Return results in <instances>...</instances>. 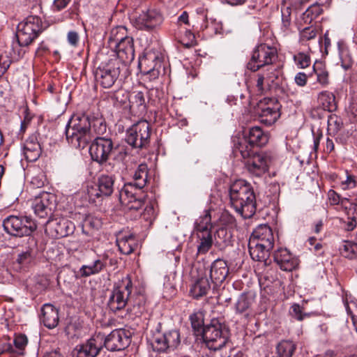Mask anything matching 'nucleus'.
<instances>
[{"label": "nucleus", "instance_id": "obj_1", "mask_svg": "<svg viewBox=\"0 0 357 357\" xmlns=\"http://www.w3.org/2000/svg\"><path fill=\"white\" fill-rule=\"evenodd\" d=\"M106 123L102 118L89 117L86 114L73 115L66 126L68 142L75 149H84L96 135L105 133Z\"/></svg>", "mask_w": 357, "mask_h": 357}, {"label": "nucleus", "instance_id": "obj_2", "mask_svg": "<svg viewBox=\"0 0 357 357\" xmlns=\"http://www.w3.org/2000/svg\"><path fill=\"white\" fill-rule=\"evenodd\" d=\"M132 182L124 184L119 191V201L128 210L137 211L144 204L146 194L142 191L148 180V167L140 164L135 170Z\"/></svg>", "mask_w": 357, "mask_h": 357}, {"label": "nucleus", "instance_id": "obj_3", "mask_svg": "<svg viewBox=\"0 0 357 357\" xmlns=\"http://www.w3.org/2000/svg\"><path fill=\"white\" fill-rule=\"evenodd\" d=\"M230 204L244 218H252L257 210L256 196L252 185L245 180L235 181L229 187Z\"/></svg>", "mask_w": 357, "mask_h": 357}, {"label": "nucleus", "instance_id": "obj_4", "mask_svg": "<svg viewBox=\"0 0 357 357\" xmlns=\"http://www.w3.org/2000/svg\"><path fill=\"white\" fill-rule=\"evenodd\" d=\"M275 238L271 228L266 225L258 226L252 233L248 243L251 258L257 261H266L273 248Z\"/></svg>", "mask_w": 357, "mask_h": 357}, {"label": "nucleus", "instance_id": "obj_5", "mask_svg": "<svg viewBox=\"0 0 357 357\" xmlns=\"http://www.w3.org/2000/svg\"><path fill=\"white\" fill-rule=\"evenodd\" d=\"M202 337L210 350L222 349L228 342V331L218 319H213L209 324L205 325L202 331Z\"/></svg>", "mask_w": 357, "mask_h": 357}, {"label": "nucleus", "instance_id": "obj_6", "mask_svg": "<svg viewBox=\"0 0 357 357\" xmlns=\"http://www.w3.org/2000/svg\"><path fill=\"white\" fill-rule=\"evenodd\" d=\"M126 68V65L123 62L118 59H111L95 70V79L102 87L109 89L116 83H120V74Z\"/></svg>", "mask_w": 357, "mask_h": 357}, {"label": "nucleus", "instance_id": "obj_7", "mask_svg": "<svg viewBox=\"0 0 357 357\" xmlns=\"http://www.w3.org/2000/svg\"><path fill=\"white\" fill-rule=\"evenodd\" d=\"M43 32V22L38 16H28L17 25L16 37L22 47L29 46Z\"/></svg>", "mask_w": 357, "mask_h": 357}, {"label": "nucleus", "instance_id": "obj_8", "mask_svg": "<svg viewBox=\"0 0 357 357\" xmlns=\"http://www.w3.org/2000/svg\"><path fill=\"white\" fill-rule=\"evenodd\" d=\"M5 231L15 236H29L37 229L35 221L30 217L10 215L4 219Z\"/></svg>", "mask_w": 357, "mask_h": 357}, {"label": "nucleus", "instance_id": "obj_9", "mask_svg": "<svg viewBox=\"0 0 357 357\" xmlns=\"http://www.w3.org/2000/svg\"><path fill=\"white\" fill-rule=\"evenodd\" d=\"M132 291V283L130 278L128 275L123 278L117 287L114 288L109 296L107 305L110 310L117 312L128 305L129 296Z\"/></svg>", "mask_w": 357, "mask_h": 357}, {"label": "nucleus", "instance_id": "obj_10", "mask_svg": "<svg viewBox=\"0 0 357 357\" xmlns=\"http://www.w3.org/2000/svg\"><path fill=\"white\" fill-rule=\"evenodd\" d=\"M211 215L206 213L195 226V231L198 239L197 255H205L214 244V238L211 231Z\"/></svg>", "mask_w": 357, "mask_h": 357}, {"label": "nucleus", "instance_id": "obj_11", "mask_svg": "<svg viewBox=\"0 0 357 357\" xmlns=\"http://www.w3.org/2000/svg\"><path fill=\"white\" fill-rule=\"evenodd\" d=\"M277 58V51L275 48L260 44L253 50L247 68L252 72H256L260 68L273 64Z\"/></svg>", "mask_w": 357, "mask_h": 357}, {"label": "nucleus", "instance_id": "obj_12", "mask_svg": "<svg viewBox=\"0 0 357 357\" xmlns=\"http://www.w3.org/2000/svg\"><path fill=\"white\" fill-rule=\"evenodd\" d=\"M150 137L149 122L139 121L127 130L126 141L133 148L142 149L149 144Z\"/></svg>", "mask_w": 357, "mask_h": 357}, {"label": "nucleus", "instance_id": "obj_13", "mask_svg": "<svg viewBox=\"0 0 357 357\" xmlns=\"http://www.w3.org/2000/svg\"><path fill=\"white\" fill-rule=\"evenodd\" d=\"M114 150V145L111 138L97 136L90 146L89 153L93 161L102 165L109 160Z\"/></svg>", "mask_w": 357, "mask_h": 357}, {"label": "nucleus", "instance_id": "obj_14", "mask_svg": "<svg viewBox=\"0 0 357 357\" xmlns=\"http://www.w3.org/2000/svg\"><path fill=\"white\" fill-rule=\"evenodd\" d=\"M271 156L266 152H255L245 162L248 171L256 176H261L268 170Z\"/></svg>", "mask_w": 357, "mask_h": 357}, {"label": "nucleus", "instance_id": "obj_15", "mask_svg": "<svg viewBox=\"0 0 357 357\" xmlns=\"http://www.w3.org/2000/svg\"><path fill=\"white\" fill-rule=\"evenodd\" d=\"M75 230L73 222L63 218H56L49 220L46 223L45 231L56 238L66 237L72 234Z\"/></svg>", "mask_w": 357, "mask_h": 357}, {"label": "nucleus", "instance_id": "obj_16", "mask_svg": "<svg viewBox=\"0 0 357 357\" xmlns=\"http://www.w3.org/2000/svg\"><path fill=\"white\" fill-rule=\"evenodd\" d=\"M162 61V54L154 50H150L144 52V55L139 59V68L144 74L153 73L155 75V71L158 73Z\"/></svg>", "mask_w": 357, "mask_h": 357}, {"label": "nucleus", "instance_id": "obj_17", "mask_svg": "<svg viewBox=\"0 0 357 357\" xmlns=\"http://www.w3.org/2000/svg\"><path fill=\"white\" fill-rule=\"evenodd\" d=\"M115 177L112 175H101L97 181L96 187L88 190L91 199L110 196L114 190Z\"/></svg>", "mask_w": 357, "mask_h": 357}, {"label": "nucleus", "instance_id": "obj_18", "mask_svg": "<svg viewBox=\"0 0 357 357\" xmlns=\"http://www.w3.org/2000/svg\"><path fill=\"white\" fill-rule=\"evenodd\" d=\"M130 337L123 329L112 331L104 340V346L111 351H121L129 346Z\"/></svg>", "mask_w": 357, "mask_h": 357}, {"label": "nucleus", "instance_id": "obj_19", "mask_svg": "<svg viewBox=\"0 0 357 357\" xmlns=\"http://www.w3.org/2000/svg\"><path fill=\"white\" fill-rule=\"evenodd\" d=\"M54 197L47 192H43L36 197L32 203L35 214L40 218H46L52 215L54 206Z\"/></svg>", "mask_w": 357, "mask_h": 357}, {"label": "nucleus", "instance_id": "obj_20", "mask_svg": "<svg viewBox=\"0 0 357 357\" xmlns=\"http://www.w3.org/2000/svg\"><path fill=\"white\" fill-rule=\"evenodd\" d=\"M274 261L284 271H292L298 266V259L287 248H279L273 254Z\"/></svg>", "mask_w": 357, "mask_h": 357}, {"label": "nucleus", "instance_id": "obj_21", "mask_svg": "<svg viewBox=\"0 0 357 357\" xmlns=\"http://www.w3.org/2000/svg\"><path fill=\"white\" fill-rule=\"evenodd\" d=\"M102 340L103 337L98 335L96 337L89 339L85 344L77 346L73 351V357H96L102 348V345H98L97 343Z\"/></svg>", "mask_w": 357, "mask_h": 357}, {"label": "nucleus", "instance_id": "obj_22", "mask_svg": "<svg viewBox=\"0 0 357 357\" xmlns=\"http://www.w3.org/2000/svg\"><path fill=\"white\" fill-rule=\"evenodd\" d=\"M163 22V16L161 12L155 8L149 9L146 13L141 14L138 18L140 28L146 30H152L160 26Z\"/></svg>", "mask_w": 357, "mask_h": 357}, {"label": "nucleus", "instance_id": "obj_23", "mask_svg": "<svg viewBox=\"0 0 357 357\" xmlns=\"http://www.w3.org/2000/svg\"><path fill=\"white\" fill-rule=\"evenodd\" d=\"M113 49L117 55V59L121 62H123V64L131 62L135 58L132 38H126V40L119 43H115L113 46Z\"/></svg>", "mask_w": 357, "mask_h": 357}, {"label": "nucleus", "instance_id": "obj_24", "mask_svg": "<svg viewBox=\"0 0 357 357\" xmlns=\"http://www.w3.org/2000/svg\"><path fill=\"white\" fill-rule=\"evenodd\" d=\"M229 275V267L226 261L218 259L215 260L210 269V278L216 285L222 284Z\"/></svg>", "mask_w": 357, "mask_h": 357}, {"label": "nucleus", "instance_id": "obj_25", "mask_svg": "<svg viewBox=\"0 0 357 357\" xmlns=\"http://www.w3.org/2000/svg\"><path fill=\"white\" fill-rule=\"evenodd\" d=\"M41 321L49 329L54 328L59 321V310L50 303H45L41 308Z\"/></svg>", "mask_w": 357, "mask_h": 357}, {"label": "nucleus", "instance_id": "obj_26", "mask_svg": "<svg viewBox=\"0 0 357 357\" xmlns=\"http://www.w3.org/2000/svg\"><path fill=\"white\" fill-rule=\"evenodd\" d=\"M23 153L28 162H35L41 154L40 145L35 135L30 136L23 146Z\"/></svg>", "mask_w": 357, "mask_h": 357}, {"label": "nucleus", "instance_id": "obj_27", "mask_svg": "<svg viewBox=\"0 0 357 357\" xmlns=\"http://www.w3.org/2000/svg\"><path fill=\"white\" fill-rule=\"evenodd\" d=\"M268 102L270 103L267 102L268 105L266 107H262V102L259 105V109H260L259 119L261 123L267 126H271L280 117L279 106L278 104H275L271 107L269 105L272 104L273 100L270 99Z\"/></svg>", "mask_w": 357, "mask_h": 357}, {"label": "nucleus", "instance_id": "obj_28", "mask_svg": "<svg viewBox=\"0 0 357 357\" xmlns=\"http://www.w3.org/2000/svg\"><path fill=\"white\" fill-rule=\"evenodd\" d=\"M130 111L134 115L140 116L146 112L145 97L142 91H133L129 96Z\"/></svg>", "mask_w": 357, "mask_h": 357}, {"label": "nucleus", "instance_id": "obj_29", "mask_svg": "<svg viewBox=\"0 0 357 357\" xmlns=\"http://www.w3.org/2000/svg\"><path fill=\"white\" fill-rule=\"evenodd\" d=\"M116 244L121 253L130 255L137 248L138 244L135 236L132 234H121L117 236Z\"/></svg>", "mask_w": 357, "mask_h": 357}, {"label": "nucleus", "instance_id": "obj_30", "mask_svg": "<svg viewBox=\"0 0 357 357\" xmlns=\"http://www.w3.org/2000/svg\"><path fill=\"white\" fill-rule=\"evenodd\" d=\"M105 266V262L100 259H97L89 264L82 265L75 274V278L78 279L97 275L100 273Z\"/></svg>", "mask_w": 357, "mask_h": 357}, {"label": "nucleus", "instance_id": "obj_31", "mask_svg": "<svg viewBox=\"0 0 357 357\" xmlns=\"http://www.w3.org/2000/svg\"><path fill=\"white\" fill-rule=\"evenodd\" d=\"M213 236L214 238V245L219 250H222L231 245L233 234L229 228L220 227Z\"/></svg>", "mask_w": 357, "mask_h": 357}, {"label": "nucleus", "instance_id": "obj_32", "mask_svg": "<svg viewBox=\"0 0 357 357\" xmlns=\"http://www.w3.org/2000/svg\"><path fill=\"white\" fill-rule=\"evenodd\" d=\"M255 146L251 144L247 138L243 137L238 139L236 142L234 143V153L238 156L240 155L244 159H248L255 152Z\"/></svg>", "mask_w": 357, "mask_h": 357}, {"label": "nucleus", "instance_id": "obj_33", "mask_svg": "<svg viewBox=\"0 0 357 357\" xmlns=\"http://www.w3.org/2000/svg\"><path fill=\"white\" fill-rule=\"evenodd\" d=\"M249 142L257 146L265 145L268 141V136L259 126H255L249 130L248 136L245 137Z\"/></svg>", "mask_w": 357, "mask_h": 357}, {"label": "nucleus", "instance_id": "obj_34", "mask_svg": "<svg viewBox=\"0 0 357 357\" xmlns=\"http://www.w3.org/2000/svg\"><path fill=\"white\" fill-rule=\"evenodd\" d=\"M255 296L251 292L241 294L235 305L236 310L238 313H245L248 314L249 311L255 302Z\"/></svg>", "mask_w": 357, "mask_h": 357}, {"label": "nucleus", "instance_id": "obj_35", "mask_svg": "<svg viewBox=\"0 0 357 357\" xmlns=\"http://www.w3.org/2000/svg\"><path fill=\"white\" fill-rule=\"evenodd\" d=\"M211 289V284L206 277H202L197 280L190 289V294L193 298L198 299L207 294Z\"/></svg>", "mask_w": 357, "mask_h": 357}, {"label": "nucleus", "instance_id": "obj_36", "mask_svg": "<svg viewBox=\"0 0 357 357\" xmlns=\"http://www.w3.org/2000/svg\"><path fill=\"white\" fill-rule=\"evenodd\" d=\"M318 102L324 110L333 112L337 109L335 97L332 92L324 91L318 95Z\"/></svg>", "mask_w": 357, "mask_h": 357}, {"label": "nucleus", "instance_id": "obj_37", "mask_svg": "<svg viewBox=\"0 0 357 357\" xmlns=\"http://www.w3.org/2000/svg\"><path fill=\"white\" fill-rule=\"evenodd\" d=\"M126 38H132L127 36V29L123 26H119L112 29L110 31L109 37L108 38V45L111 49L115 43H119Z\"/></svg>", "mask_w": 357, "mask_h": 357}, {"label": "nucleus", "instance_id": "obj_38", "mask_svg": "<svg viewBox=\"0 0 357 357\" xmlns=\"http://www.w3.org/2000/svg\"><path fill=\"white\" fill-rule=\"evenodd\" d=\"M296 345L290 340H282L276 347L277 357H291Z\"/></svg>", "mask_w": 357, "mask_h": 357}, {"label": "nucleus", "instance_id": "obj_39", "mask_svg": "<svg viewBox=\"0 0 357 357\" xmlns=\"http://www.w3.org/2000/svg\"><path fill=\"white\" fill-rule=\"evenodd\" d=\"M146 303L145 296L142 294H137L133 296L130 294L129 296L128 305H131L133 307V309L128 308L127 311L132 312L135 315L137 316L138 314L142 312V307Z\"/></svg>", "mask_w": 357, "mask_h": 357}, {"label": "nucleus", "instance_id": "obj_40", "mask_svg": "<svg viewBox=\"0 0 357 357\" xmlns=\"http://www.w3.org/2000/svg\"><path fill=\"white\" fill-rule=\"evenodd\" d=\"M166 340L164 333L160 331L155 333L151 342L153 350L158 353H167L169 349Z\"/></svg>", "mask_w": 357, "mask_h": 357}, {"label": "nucleus", "instance_id": "obj_41", "mask_svg": "<svg viewBox=\"0 0 357 357\" xmlns=\"http://www.w3.org/2000/svg\"><path fill=\"white\" fill-rule=\"evenodd\" d=\"M340 252L344 257L349 259L357 258V243L355 241H344L339 248Z\"/></svg>", "mask_w": 357, "mask_h": 357}, {"label": "nucleus", "instance_id": "obj_42", "mask_svg": "<svg viewBox=\"0 0 357 357\" xmlns=\"http://www.w3.org/2000/svg\"><path fill=\"white\" fill-rule=\"evenodd\" d=\"M130 93L125 90L119 89L109 96V98L114 107H121L124 106L128 100Z\"/></svg>", "mask_w": 357, "mask_h": 357}, {"label": "nucleus", "instance_id": "obj_43", "mask_svg": "<svg viewBox=\"0 0 357 357\" xmlns=\"http://www.w3.org/2000/svg\"><path fill=\"white\" fill-rule=\"evenodd\" d=\"M266 70H263L261 74L264 77V79L266 80V85H269L271 86L272 84L278 83L277 80L279 79L280 70L277 68V67L273 66V64L266 66Z\"/></svg>", "mask_w": 357, "mask_h": 357}, {"label": "nucleus", "instance_id": "obj_44", "mask_svg": "<svg viewBox=\"0 0 357 357\" xmlns=\"http://www.w3.org/2000/svg\"><path fill=\"white\" fill-rule=\"evenodd\" d=\"M169 349H176L181 343L180 333L178 330H171L164 333Z\"/></svg>", "mask_w": 357, "mask_h": 357}, {"label": "nucleus", "instance_id": "obj_45", "mask_svg": "<svg viewBox=\"0 0 357 357\" xmlns=\"http://www.w3.org/2000/svg\"><path fill=\"white\" fill-rule=\"evenodd\" d=\"M328 197L331 205H341L344 209L348 208L349 198L342 197L333 190H330L328 192Z\"/></svg>", "mask_w": 357, "mask_h": 357}, {"label": "nucleus", "instance_id": "obj_46", "mask_svg": "<svg viewBox=\"0 0 357 357\" xmlns=\"http://www.w3.org/2000/svg\"><path fill=\"white\" fill-rule=\"evenodd\" d=\"M191 325L194 331L197 333V335L202 334V331L204 328V317L201 312H195L190 316Z\"/></svg>", "mask_w": 357, "mask_h": 357}, {"label": "nucleus", "instance_id": "obj_47", "mask_svg": "<svg viewBox=\"0 0 357 357\" xmlns=\"http://www.w3.org/2000/svg\"><path fill=\"white\" fill-rule=\"evenodd\" d=\"M342 122L340 117L336 115H330L328 119V131L333 135L342 128Z\"/></svg>", "mask_w": 357, "mask_h": 357}, {"label": "nucleus", "instance_id": "obj_48", "mask_svg": "<svg viewBox=\"0 0 357 357\" xmlns=\"http://www.w3.org/2000/svg\"><path fill=\"white\" fill-rule=\"evenodd\" d=\"M289 314L294 319L299 321L304 320L305 318H309L311 314L310 313L303 312V307L297 303H294L291 306Z\"/></svg>", "mask_w": 357, "mask_h": 357}, {"label": "nucleus", "instance_id": "obj_49", "mask_svg": "<svg viewBox=\"0 0 357 357\" xmlns=\"http://www.w3.org/2000/svg\"><path fill=\"white\" fill-rule=\"evenodd\" d=\"M320 14V8L317 5L310 6L303 13V20L305 23H311Z\"/></svg>", "mask_w": 357, "mask_h": 357}, {"label": "nucleus", "instance_id": "obj_50", "mask_svg": "<svg viewBox=\"0 0 357 357\" xmlns=\"http://www.w3.org/2000/svg\"><path fill=\"white\" fill-rule=\"evenodd\" d=\"M220 225L221 227L225 228H229L230 230L232 229L236 226V219L235 218L229 214L228 212H223L220 218Z\"/></svg>", "mask_w": 357, "mask_h": 357}, {"label": "nucleus", "instance_id": "obj_51", "mask_svg": "<svg viewBox=\"0 0 357 357\" xmlns=\"http://www.w3.org/2000/svg\"><path fill=\"white\" fill-rule=\"evenodd\" d=\"M33 258L34 255L32 250L28 249L26 251L18 255L17 262L22 266H26L33 261Z\"/></svg>", "mask_w": 357, "mask_h": 357}, {"label": "nucleus", "instance_id": "obj_52", "mask_svg": "<svg viewBox=\"0 0 357 357\" xmlns=\"http://www.w3.org/2000/svg\"><path fill=\"white\" fill-rule=\"evenodd\" d=\"M102 220L100 218L89 215L84 220V225L93 229H98L102 226Z\"/></svg>", "mask_w": 357, "mask_h": 357}, {"label": "nucleus", "instance_id": "obj_53", "mask_svg": "<svg viewBox=\"0 0 357 357\" xmlns=\"http://www.w3.org/2000/svg\"><path fill=\"white\" fill-rule=\"evenodd\" d=\"M256 87L259 93H264L271 89L269 85H266V80L260 73L257 75Z\"/></svg>", "mask_w": 357, "mask_h": 357}, {"label": "nucleus", "instance_id": "obj_54", "mask_svg": "<svg viewBox=\"0 0 357 357\" xmlns=\"http://www.w3.org/2000/svg\"><path fill=\"white\" fill-rule=\"evenodd\" d=\"M314 70L317 75V82L323 86H326L328 84V73L321 68L314 67Z\"/></svg>", "mask_w": 357, "mask_h": 357}, {"label": "nucleus", "instance_id": "obj_55", "mask_svg": "<svg viewBox=\"0 0 357 357\" xmlns=\"http://www.w3.org/2000/svg\"><path fill=\"white\" fill-rule=\"evenodd\" d=\"M27 343V337L24 334H20L18 335H16L14 339V345L15 348L20 351V354H22V351L24 349Z\"/></svg>", "mask_w": 357, "mask_h": 357}, {"label": "nucleus", "instance_id": "obj_56", "mask_svg": "<svg viewBox=\"0 0 357 357\" xmlns=\"http://www.w3.org/2000/svg\"><path fill=\"white\" fill-rule=\"evenodd\" d=\"M317 31L314 28L307 26L304 28L300 33V38L301 41H307L315 38Z\"/></svg>", "mask_w": 357, "mask_h": 357}, {"label": "nucleus", "instance_id": "obj_57", "mask_svg": "<svg viewBox=\"0 0 357 357\" xmlns=\"http://www.w3.org/2000/svg\"><path fill=\"white\" fill-rule=\"evenodd\" d=\"M340 56L341 66L344 70L349 69L353 65V60L351 55L347 52V51L342 50L340 52Z\"/></svg>", "mask_w": 357, "mask_h": 357}, {"label": "nucleus", "instance_id": "obj_58", "mask_svg": "<svg viewBox=\"0 0 357 357\" xmlns=\"http://www.w3.org/2000/svg\"><path fill=\"white\" fill-rule=\"evenodd\" d=\"M294 59L301 68H307L310 64V56L304 53H299L296 56H294Z\"/></svg>", "mask_w": 357, "mask_h": 357}, {"label": "nucleus", "instance_id": "obj_59", "mask_svg": "<svg viewBox=\"0 0 357 357\" xmlns=\"http://www.w3.org/2000/svg\"><path fill=\"white\" fill-rule=\"evenodd\" d=\"M291 8L286 7L282 9V22L285 29H288L291 24Z\"/></svg>", "mask_w": 357, "mask_h": 357}, {"label": "nucleus", "instance_id": "obj_60", "mask_svg": "<svg viewBox=\"0 0 357 357\" xmlns=\"http://www.w3.org/2000/svg\"><path fill=\"white\" fill-rule=\"evenodd\" d=\"M348 208L345 209L349 220H354L357 221V204L351 203L349 201L347 203Z\"/></svg>", "mask_w": 357, "mask_h": 357}, {"label": "nucleus", "instance_id": "obj_61", "mask_svg": "<svg viewBox=\"0 0 357 357\" xmlns=\"http://www.w3.org/2000/svg\"><path fill=\"white\" fill-rule=\"evenodd\" d=\"M113 153H115L114 159L119 161H123L128 155L125 147H114Z\"/></svg>", "mask_w": 357, "mask_h": 357}, {"label": "nucleus", "instance_id": "obj_62", "mask_svg": "<svg viewBox=\"0 0 357 357\" xmlns=\"http://www.w3.org/2000/svg\"><path fill=\"white\" fill-rule=\"evenodd\" d=\"M356 185L355 177L352 175H348L347 179L342 182L341 187L342 190L352 189Z\"/></svg>", "mask_w": 357, "mask_h": 357}, {"label": "nucleus", "instance_id": "obj_63", "mask_svg": "<svg viewBox=\"0 0 357 357\" xmlns=\"http://www.w3.org/2000/svg\"><path fill=\"white\" fill-rule=\"evenodd\" d=\"M67 40L70 45L76 47L79 43V37L76 31H70L68 33Z\"/></svg>", "mask_w": 357, "mask_h": 357}, {"label": "nucleus", "instance_id": "obj_64", "mask_svg": "<svg viewBox=\"0 0 357 357\" xmlns=\"http://www.w3.org/2000/svg\"><path fill=\"white\" fill-rule=\"evenodd\" d=\"M177 24L179 26L182 24L186 25L188 27L190 26V22L189 20V15L187 11H183L182 13L178 16L177 20Z\"/></svg>", "mask_w": 357, "mask_h": 357}]
</instances>
